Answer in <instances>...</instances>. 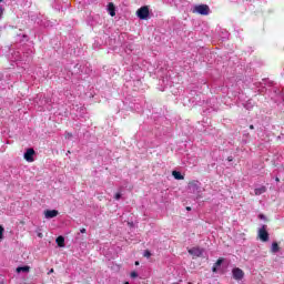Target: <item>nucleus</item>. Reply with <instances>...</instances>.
<instances>
[{
    "instance_id": "7c9ffc66",
    "label": "nucleus",
    "mask_w": 284,
    "mask_h": 284,
    "mask_svg": "<svg viewBox=\"0 0 284 284\" xmlns=\"http://www.w3.org/2000/svg\"><path fill=\"white\" fill-rule=\"evenodd\" d=\"M135 265H139V262H135Z\"/></svg>"
},
{
    "instance_id": "393cba45",
    "label": "nucleus",
    "mask_w": 284,
    "mask_h": 284,
    "mask_svg": "<svg viewBox=\"0 0 284 284\" xmlns=\"http://www.w3.org/2000/svg\"><path fill=\"white\" fill-rule=\"evenodd\" d=\"M258 217L262 220H265V215H263V214H260Z\"/></svg>"
},
{
    "instance_id": "0eeeda50",
    "label": "nucleus",
    "mask_w": 284,
    "mask_h": 284,
    "mask_svg": "<svg viewBox=\"0 0 284 284\" xmlns=\"http://www.w3.org/2000/svg\"><path fill=\"white\" fill-rule=\"evenodd\" d=\"M108 12L111 17H116V7H114V2L108 3Z\"/></svg>"
},
{
    "instance_id": "412c9836",
    "label": "nucleus",
    "mask_w": 284,
    "mask_h": 284,
    "mask_svg": "<svg viewBox=\"0 0 284 284\" xmlns=\"http://www.w3.org/2000/svg\"><path fill=\"white\" fill-rule=\"evenodd\" d=\"M212 272H213L214 274H216V272H219V266H214V265H213Z\"/></svg>"
},
{
    "instance_id": "9b49d317",
    "label": "nucleus",
    "mask_w": 284,
    "mask_h": 284,
    "mask_svg": "<svg viewBox=\"0 0 284 284\" xmlns=\"http://www.w3.org/2000/svg\"><path fill=\"white\" fill-rule=\"evenodd\" d=\"M267 192V187L261 186L255 189V196H261V194H265Z\"/></svg>"
},
{
    "instance_id": "20e7f679",
    "label": "nucleus",
    "mask_w": 284,
    "mask_h": 284,
    "mask_svg": "<svg viewBox=\"0 0 284 284\" xmlns=\"http://www.w3.org/2000/svg\"><path fill=\"white\" fill-rule=\"evenodd\" d=\"M232 274L235 281H243L245 276V272H243V270H241L240 267L233 268Z\"/></svg>"
},
{
    "instance_id": "9d476101",
    "label": "nucleus",
    "mask_w": 284,
    "mask_h": 284,
    "mask_svg": "<svg viewBox=\"0 0 284 284\" xmlns=\"http://www.w3.org/2000/svg\"><path fill=\"white\" fill-rule=\"evenodd\" d=\"M272 254H276L277 252H281V246H278L277 242H273L271 246Z\"/></svg>"
},
{
    "instance_id": "5701e85b",
    "label": "nucleus",
    "mask_w": 284,
    "mask_h": 284,
    "mask_svg": "<svg viewBox=\"0 0 284 284\" xmlns=\"http://www.w3.org/2000/svg\"><path fill=\"white\" fill-rule=\"evenodd\" d=\"M227 161H229V163H232V161H234V158L233 156H229Z\"/></svg>"
},
{
    "instance_id": "c756f323",
    "label": "nucleus",
    "mask_w": 284,
    "mask_h": 284,
    "mask_svg": "<svg viewBox=\"0 0 284 284\" xmlns=\"http://www.w3.org/2000/svg\"><path fill=\"white\" fill-rule=\"evenodd\" d=\"M38 236L41 239L42 234L40 233Z\"/></svg>"
},
{
    "instance_id": "a211bd4d",
    "label": "nucleus",
    "mask_w": 284,
    "mask_h": 284,
    "mask_svg": "<svg viewBox=\"0 0 284 284\" xmlns=\"http://www.w3.org/2000/svg\"><path fill=\"white\" fill-rule=\"evenodd\" d=\"M3 12H6V9H3V7L0 6V19L3 18Z\"/></svg>"
},
{
    "instance_id": "a878e982",
    "label": "nucleus",
    "mask_w": 284,
    "mask_h": 284,
    "mask_svg": "<svg viewBox=\"0 0 284 284\" xmlns=\"http://www.w3.org/2000/svg\"><path fill=\"white\" fill-rule=\"evenodd\" d=\"M248 128L250 130H254V124H251Z\"/></svg>"
},
{
    "instance_id": "2f4dec72",
    "label": "nucleus",
    "mask_w": 284,
    "mask_h": 284,
    "mask_svg": "<svg viewBox=\"0 0 284 284\" xmlns=\"http://www.w3.org/2000/svg\"><path fill=\"white\" fill-rule=\"evenodd\" d=\"M3 0H0V3L2 2Z\"/></svg>"
},
{
    "instance_id": "6ab92c4d",
    "label": "nucleus",
    "mask_w": 284,
    "mask_h": 284,
    "mask_svg": "<svg viewBox=\"0 0 284 284\" xmlns=\"http://www.w3.org/2000/svg\"><path fill=\"white\" fill-rule=\"evenodd\" d=\"M3 232H4L3 226H0V239H3Z\"/></svg>"
},
{
    "instance_id": "423d86ee",
    "label": "nucleus",
    "mask_w": 284,
    "mask_h": 284,
    "mask_svg": "<svg viewBox=\"0 0 284 284\" xmlns=\"http://www.w3.org/2000/svg\"><path fill=\"white\" fill-rule=\"evenodd\" d=\"M45 219H55V216H59L58 210H45L44 211Z\"/></svg>"
},
{
    "instance_id": "39448f33",
    "label": "nucleus",
    "mask_w": 284,
    "mask_h": 284,
    "mask_svg": "<svg viewBox=\"0 0 284 284\" xmlns=\"http://www.w3.org/2000/svg\"><path fill=\"white\" fill-rule=\"evenodd\" d=\"M34 149L30 148L27 149L26 153H24V159L28 161V163H34Z\"/></svg>"
},
{
    "instance_id": "cd10ccee",
    "label": "nucleus",
    "mask_w": 284,
    "mask_h": 284,
    "mask_svg": "<svg viewBox=\"0 0 284 284\" xmlns=\"http://www.w3.org/2000/svg\"><path fill=\"white\" fill-rule=\"evenodd\" d=\"M186 210H187V212H190L192 210V207L187 206Z\"/></svg>"
},
{
    "instance_id": "bb28decb",
    "label": "nucleus",
    "mask_w": 284,
    "mask_h": 284,
    "mask_svg": "<svg viewBox=\"0 0 284 284\" xmlns=\"http://www.w3.org/2000/svg\"><path fill=\"white\" fill-rule=\"evenodd\" d=\"M275 181H276V183H280V182H281V179L276 178Z\"/></svg>"
},
{
    "instance_id": "2eb2a0df",
    "label": "nucleus",
    "mask_w": 284,
    "mask_h": 284,
    "mask_svg": "<svg viewBox=\"0 0 284 284\" xmlns=\"http://www.w3.org/2000/svg\"><path fill=\"white\" fill-rule=\"evenodd\" d=\"M223 257H220L216 262H215V264H214V266L215 267H221V265H223Z\"/></svg>"
},
{
    "instance_id": "ddd939ff",
    "label": "nucleus",
    "mask_w": 284,
    "mask_h": 284,
    "mask_svg": "<svg viewBox=\"0 0 284 284\" xmlns=\"http://www.w3.org/2000/svg\"><path fill=\"white\" fill-rule=\"evenodd\" d=\"M189 186L192 187L193 190H199V181L193 180L189 183Z\"/></svg>"
},
{
    "instance_id": "4468645a",
    "label": "nucleus",
    "mask_w": 284,
    "mask_h": 284,
    "mask_svg": "<svg viewBox=\"0 0 284 284\" xmlns=\"http://www.w3.org/2000/svg\"><path fill=\"white\" fill-rule=\"evenodd\" d=\"M17 272H18V273H21V272L28 273V272H30V266H19V267L17 268Z\"/></svg>"
},
{
    "instance_id": "1a4fd4ad",
    "label": "nucleus",
    "mask_w": 284,
    "mask_h": 284,
    "mask_svg": "<svg viewBox=\"0 0 284 284\" xmlns=\"http://www.w3.org/2000/svg\"><path fill=\"white\" fill-rule=\"evenodd\" d=\"M55 243L58 245V247H65V237L63 236H58L55 240Z\"/></svg>"
},
{
    "instance_id": "7ed1b4c3",
    "label": "nucleus",
    "mask_w": 284,
    "mask_h": 284,
    "mask_svg": "<svg viewBox=\"0 0 284 284\" xmlns=\"http://www.w3.org/2000/svg\"><path fill=\"white\" fill-rule=\"evenodd\" d=\"M193 12L206 17V14H210V7L207 4L195 6Z\"/></svg>"
},
{
    "instance_id": "c85d7f7f",
    "label": "nucleus",
    "mask_w": 284,
    "mask_h": 284,
    "mask_svg": "<svg viewBox=\"0 0 284 284\" xmlns=\"http://www.w3.org/2000/svg\"><path fill=\"white\" fill-rule=\"evenodd\" d=\"M52 272H54V268H51L50 272H49V274H52Z\"/></svg>"
},
{
    "instance_id": "dca6fc26",
    "label": "nucleus",
    "mask_w": 284,
    "mask_h": 284,
    "mask_svg": "<svg viewBox=\"0 0 284 284\" xmlns=\"http://www.w3.org/2000/svg\"><path fill=\"white\" fill-rule=\"evenodd\" d=\"M143 256L145 258H150V256H152V253L150 252V250H145Z\"/></svg>"
},
{
    "instance_id": "aec40b11",
    "label": "nucleus",
    "mask_w": 284,
    "mask_h": 284,
    "mask_svg": "<svg viewBox=\"0 0 284 284\" xmlns=\"http://www.w3.org/2000/svg\"><path fill=\"white\" fill-rule=\"evenodd\" d=\"M114 199L115 201H119L121 199V193H115Z\"/></svg>"
},
{
    "instance_id": "b1692460",
    "label": "nucleus",
    "mask_w": 284,
    "mask_h": 284,
    "mask_svg": "<svg viewBox=\"0 0 284 284\" xmlns=\"http://www.w3.org/2000/svg\"><path fill=\"white\" fill-rule=\"evenodd\" d=\"M85 232H88V230H85V229H81V230H80V233H81V234H85Z\"/></svg>"
},
{
    "instance_id": "f03ea898",
    "label": "nucleus",
    "mask_w": 284,
    "mask_h": 284,
    "mask_svg": "<svg viewBox=\"0 0 284 284\" xmlns=\"http://www.w3.org/2000/svg\"><path fill=\"white\" fill-rule=\"evenodd\" d=\"M136 14L139 19H141L142 21H145V19L150 17V7L148 6L141 7L140 9H138Z\"/></svg>"
},
{
    "instance_id": "f257e3e1",
    "label": "nucleus",
    "mask_w": 284,
    "mask_h": 284,
    "mask_svg": "<svg viewBox=\"0 0 284 284\" xmlns=\"http://www.w3.org/2000/svg\"><path fill=\"white\" fill-rule=\"evenodd\" d=\"M258 239H260V241H262L263 243H267V241H270V233L267 232V225H263V226L258 230Z\"/></svg>"
},
{
    "instance_id": "4be33fe9",
    "label": "nucleus",
    "mask_w": 284,
    "mask_h": 284,
    "mask_svg": "<svg viewBox=\"0 0 284 284\" xmlns=\"http://www.w3.org/2000/svg\"><path fill=\"white\" fill-rule=\"evenodd\" d=\"M64 136L65 139H72V133H67Z\"/></svg>"
},
{
    "instance_id": "f8f14e48",
    "label": "nucleus",
    "mask_w": 284,
    "mask_h": 284,
    "mask_svg": "<svg viewBox=\"0 0 284 284\" xmlns=\"http://www.w3.org/2000/svg\"><path fill=\"white\" fill-rule=\"evenodd\" d=\"M172 176H173L176 181H183V179H185V176H183V175L181 174V172H179V171H173V172H172Z\"/></svg>"
},
{
    "instance_id": "6e6552de",
    "label": "nucleus",
    "mask_w": 284,
    "mask_h": 284,
    "mask_svg": "<svg viewBox=\"0 0 284 284\" xmlns=\"http://www.w3.org/2000/svg\"><path fill=\"white\" fill-rule=\"evenodd\" d=\"M189 254H191L192 256H202L203 250H201L200 247H193L189 250Z\"/></svg>"
},
{
    "instance_id": "f3484780",
    "label": "nucleus",
    "mask_w": 284,
    "mask_h": 284,
    "mask_svg": "<svg viewBox=\"0 0 284 284\" xmlns=\"http://www.w3.org/2000/svg\"><path fill=\"white\" fill-rule=\"evenodd\" d=\"M139 276V273L136 271L131 272V278H136Z\"/></svg>"
}]
</instances>
